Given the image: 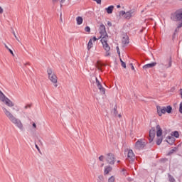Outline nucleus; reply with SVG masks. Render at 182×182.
<instances>
[{
    "mask_svg": "<svg viewBox=\"0 0 182 182\" xmlns=\"http://www.w3.org/2000/svg\"><path fill=\"white\" fill-rule=\"evenodd\" d=\"M2 110L9 120H10L13 124H15V126L21 130V132H23V124H22V122H21L19 119L15 117V116H14V114H12V113H11L6 108L2 107Z\"/></svg>",
    "mask_w": 182,
    "mask_h": 182,
    "instance_id": "obj_1",
    "label": "nucleus"
},
{
    "mask_svg": "<svg viewBox=\"0 0 182 182\" xmlns=\"http://www.w3.org/2000/svg\"><path fill=\"white\" fill-rule=\"evenodd\" d=\"M171 21L174 22H181L178 23V28H182V9L177 10L171 15Z\"/></svg>",
    "mask_w": 182,
    "mask_h": 182,
    "instance_id": "obj_2",
    "label": "nucleus"
},
{
    "mask_svg": "<svg viewBox=\"0 0 182 182\" xmlns=\"http://www.w3.org/2000/svg\"><path fill=\"white\" fill-rule=\"evenodd\" d=\"M47 73L48 75V79L52 82V83H54L55 87H58V77H56V75L53 73L51 68H48Z\"/></svg>",
    "mask_w": 182,
    "mask_h": 182,
    "instance_id": "obj_3",
    "label": "nucleus"
},
{
    "mask_svg": "<svg viewBox=\"0 0 182 182\" xmlns=\"http://www.w3.org/2000/svg\"><path fill=\"white\" fill-rule=\"evenodd\" d=\"M172 62L173 61L171 60V57H169V58H167L163 61V63L159 65L161 70H166V69L171 68Z\"/></svg>",
    "mask_w": 182,
    "mask_h": 182,
    "instance_id": "obj_4",
    "label": "nucleus"
},
{
    "mask_svg": "<svg viewBox=\"0 0 182 182\" xmlns=\"http://www.w3.org/2000/svg\"><path fill=\"white\" fill-rule=\"evenodd\" d=\"M106 161L108 164L113 166L116 162V157H114V154L112 153H109L106 154Z\"/></svg>",
    "mask_w": 182,
    "mask_h": 182,
    "instance_id": "obj_5",
    "label": "nucleus"
},
{
    "mask_svg": "<svg viewBox=\"0 0 182 182\" xmlns=\"http://www.w3.org/2000/svg\"><path fill=\"white\" fill-rule=\"evenodd\" d=\"M146 146V142L143 141V139H139L135 144V149L136 150H142Z\"/></svg>",
    "mask_w": 182,
    "mask_h": 182,
    "instance_id": "obj_6",
    "label": "nucleus"
},
{
    "mask_svg": "<svg viewBox=\"0 0 182 182\" xmlns=\"http://www.w3.org/2000/svg\"><path fill=\"white\" fill-rule=\"evenodd\" d=\"M154 137H156V128L152 127L149 130V143H152L153 140H154Z\"/></svg>",
    "mask_w": 182,
    "mask_h": 182,
    "instance_id": "obj_7",
    "label": "nucleus"
},
{
    "mask_svg": "<svg viewBox=\"0 0 182 182\" xmlns=\"http://www.w3.org/2000/svg\"><path fill=\"white\" fill-rule=\"evenodd\" d=\"M136 159V156H134V153H133V150L129 149L127 154V160L129 161V163H133Z\"/></svg>",
    "mask_w": 182,
    "mask_h": 182,
    "instance_id": "obj_8",
    "label": "nucleus"
},
{
    "mask_svg": "<svg viewBox=\"0 0 182 182\" xmlns=\"http://www.w3.org/2000/svg\"><path fill=\"white\" fill-rule=\"evenodd\" d=\"M1 102H3V103H5L6 106H9V107H14L15 106V104L12 102L8 97H4L3 100H1Z\"/></svg>",
    "mask_w": 182,
    "mask_h": 182,
    "instance_id": "obj_9",
    "label": "nucleus"
},
{
    "mask_svg": "<svg viewBox=\"0 0 182 182\" xmlns=\"http://www.w3.org/2000/svg\"><path fill=\"white\" fill-rule=\"evenodd\" d=\"M156 110L159 116L161 117L163 114H166V107H156Z\"/></svg>",
    "mask_w": 182,
    "mask_h": 182,
    "instance_id": "obj_10",
    "label": "nucleus"
},
{
    "mask_svg": "<svg viewBox=\"0 0 182 182\" xmlns=\"http://www.w3.org/2000/svg\"><path fill=\"white\" fill-rule=\"evenodd\" d=\"M103 48L106 50L105 56H110V46L107 43H102Z\"/></svg>",
    "mask_w": 182,
    "mask_h": 182,
    "instance_id": "obj_11",
    "label": "nucleus"
},
{
    "mask_svg": "<svg viewBox=\"0 0 182 182\" xmlns=\"http://www.w3.org/2000/svg\"><path fill=\"white\" fill-rule=\"evenodd\" d=\"M133 15H134V11L130 10L129 11L125 12V15L124 16L126 19H130Z\"/></svg>",
    "mask_w": 182,
    "mask_h": 182,
    "instance_id": "obj_12",
    "label": "nucleus"
},
{
    "mask_svg": "<svg viewBox=\"0 0 182 182\" xmlns=\"http://www.w3.org/2000/svg\"><path fill=\"white\" fill-rule=\"evenodd\" d=\"M100 34L101 36L107 34L106 32V26H105L103 24H100Z\"/></svg>",
    "mask_w": 182,
    "mask_h": 182,
    "instance_id": "obj_13",
    "label": "nucleus"
},
{
    "mask_svg": "<svg viewBox=\"0 0 182 182\" xmlns=\"http://www.w3.org/2000/svg\"><path fill=\"white\" fill-rule=\"evenodd\" d=\"M163 135V129H161V127L160 125H156V136L157 137H161Z\"/></svg>",
    "mask_w": 182,
    "mask_h": 182,
    "instance_id": "obj_14",
    "label": "nucleus"
},
{
    "mask_svg": "<svg viewBox=\"0 0 182 182\" xmlns=\"http://www.w3.org/2000/svg\"><path fill=\"white\" fill-rule=\"evenodd\" d=\"M166 140L167 143L171 145H173L174 144V141H176V139L173 136H168Z\"/></svg>",
    "mask_w": 182,
    "mask_h": 182,
    "instance_id": "obj_15",
    "label": "nucleus"
},
{
    "mask_svg": "<svg viewBox=\"0 0 182 182\" xmlns=\"http://www.w3.org/2000/svg\"><path fill=\"white\" fill-rule=\"evenodd\" d=\"M122 45H124V46H126V45H129V36L124 35L122 38Z\"/></svg>",
    "mask_w": 182,
    "mask_h": 182,
    "instance_id": "obj_16",
    "label": "nucleus"
},
{
    "mask_svg": "<svg viewBox=\"0 0 182 182\" xmlns=\"http://www.w3.org/2000/svg\"><path fill=\"white\" fill-rule=\"evenodd\" d=\"M100 38H102L101 43H107V39L109 38V36L107 34L100 36L99 39H100Z\"/></svg>",
    "mask_w": 182,
    "mask_h": 182,
    "instance_id": "obj_17",
    "label": "nucleus"
},
{
    "mask_svg": "<svg viewBox=\"0 0 182 182\" xmlns=\"http://www.w3.org/2000/svg\"><path fill=\"white\" fill-rule=\"evenodd\" d=\"M156 65H157V63L154 62V63H151L149 64H146L145 65L143 66V69H150L151 68H154V66H156Z\"/></svg>",
    "mask_w": 182,
    "mask_h": 182,
    "instance_id": "obj_18",
    "label": "nucleus"
},
{
    "mask_svg": "<svg viewBox=\"0 0 182 182\" xmlns=\"http://www.w3.org/2000/svg\"><path fill=\"white\" fill-rule=\"evenodd\" d=\"M112 170H113V168L110 166H107L105 167V171H104V174H109V173H110V171H112Z\"/></svg>",
    "mask_w": 182,
    "mask_h": 182,
    "instance_id": "obj_19",
    "label": "nucleus"
},
{
    "mask_svg": "<svg viewBox=\"0 0 182 182\" xmlns=\"http://www.w3.org/2000/svg\"><path fill=\"white\" fill-rule=\"evenodd\" d=\"M171 112H173V107L171 106L168 105L165 107V113H168V114H170Z\"/></svg>",
    "mask_w": 182,
    "mask_h": 182,
    "instance_id": "obj_20",
    "label": "nucleus"
},
{
    "mask_svg": "<svg viewBox=\"0 0 182 182\" xmlns=\"http://www.w3.org/2000/svg\"><path fill=\"white\" fill-rule=\"evenodd\" d=\"M113 9H114V6H109L106 9V11L107 14H112L113 13Z\"/></svg>",
    "mask_w": 182,
    "mask_h": 182,
    "instance_id": "obj_21",
    "label": "nucleus"
},
{
    "mask_svg": "<svg viewBox=\"0 0 182 182\" xmlns=\"http://www.w3.org/2000/svg\"><path fill=\"white\" fill-rule=\"evenodd\" d=\"M76 21H77V25H82V23H83V18L80 16H77L76 18Z\"/></svg>",
    "mask_w": 182,
    "mask_h": 182,
    "instance_id": "obj_22",
    "label": "nucleus"
},
{
    "mask_svg": "<svg viewBox=\"0 0 182 182\" xmlns=\"http://www.w3.org/2000/svg\"><path fill=\"white\" fill-rule=\"evenodd\" d=\"M92 39H90L88 42L87 44V50H90V49H92V48H93V42H92Z\"/></svg>",
    "mask_w": 182,
    "mask_h": 182,
    "instance_id": "obj_23",
    "label": "nucleus"
},
{
    "mask_svg": "<svg viewBox=\"0 0 182 182\" xmlns=\"http://www.w3.org/2000/svg\"><path fill=\"white\" fill-rule=\"evenodd\" d=\"M102 66H105V64H102V63L97 61V68L99 70H102Z\"/></svg>",
    "mask_w": 182,
    "mask_h": 182,
    "instance_id": "obj_24",
    "label": "nucleus"
},
{
    "mask_svg": "<svg viewBox=\"0 0 182 182\" xmlns=\"http://www.w3.org/2000/svg\"><path fill=\"white\" fill-rule=\"evenodd\" d=\"M98 89L100 92L102 93V95H105V93H106V89H105L102 85H101V87H98Z\"/></svg>",
    "mask_w": 182,
    "mask_h": 182,
    "instance_id": "obj_25",
    "label": "nucleus"
},
{
    "mask_svg": "<svg viewBox=\"0 0 182 182\" xmlns=\"http://www.w3.org/2000/svg\"><path fill=\"white\" fill-rule=\"evenodd\" d=\"M172 136H173V137H176V139H178V137H180V134H178L177 131H174Z\"/></svg>",
    "mask_w": 182,
    "mask_h": 182,
    "instance_id": "obj_26",
    "label": "nucleus"
},
{
    "mask_svg": "<svg viewBox=\"0 0 182 182\" xmlns=\"http://www.w3.org/2000/svg\"><path fill=\"white\" fill-rule=\"evenodd\" d=\"M168 177L170 182H176V179L174 178V177H173V176L168 174Z\"/></svg>",
    "mask_w": 182,
    "mask_h": 182,
    "instance_id": "obj_27",
    "label": "nucleus"
},
{
    "mask_svg": "<svg viewBox=\"0 0 182 182\" xmlns=\"http://www.w3.org/2000/svg\"><path fill=\"white\" fill-rule=\"evenodd\" d=\"M105 181V177L102 175H100L98 176V182H103Z\"/></svg>",
    "mask_w": 182,
    "mask_h": 182,
    "instance_id": "obj_28",
    "label": "nucleus"
},
{
    "mask_svg": "<svg viewBox=\"0 0 182 182\" xmlns=\"http://www.w3.org/2000/svg\"><path fill=\"white\" fill-rule=\"evenodd\" d=\"M163 142V138H159L156 140V144L157 146H160L161 143Z\"/></svg>",
    "mask_w": 182,
    "mask_h": 182,
    "instance_id": "obj_29",
    "label": "nucleus"
},
{
    "mask_svg": "<svg viewBox=\"0 0 182 182\" xmlns=\"http://www.w3.org/2000/svg\"><path fill=\"white\" fill-rule=\"evenodd\" d=\"M4 99H5V95H4V92L0 90V100H4Z\"/></svg>",
    "mask_w": 182,
    "mask_h": 182,
    "instance_id": "obj_30",
    "label": "nucleus"
},
{
    "mask_svg": "<svg viewBox=\"0 0 182 182\" xmlns=\"http://www.w3.org/2000/svg\"><path fill=\"white\" fill-rule=\"evenodd\" d=\"M113 113H114V116H117V114H118V112H117V105L114 106Z\"/></svg>",
    "mask_w": 182,
    "mask_h": 182,
    "instance_id": "obj_31",
    "label": "nucleus"
},
{
    "mask_svg": "<svg viewBox=\"0 0 182 182\" xmlns=\"http://www.w3.org/2000/svg\"><path fill=\"white\" fill-rule=\"evenodd\" d=\"M95 80H96V83H97V87H101L102 83H100V81H99V80L97 79V77H95Z\"/></svg>",
    "mask_w": 182,
    "mask_h": 182,
    "instance_id": "obj_32",
    "label": "nucleus"
},
{
    "mask_svg": "<svg viewBox=\"0 0 182 182\" xmlns=\"http://www.w3.org/2000/svg\"><path fill=\"white\" fill-rule=\"evenodd\" d=\"M176 149H177L176 148H174V149H171V151H169L168 156H171V154H173V153H174V151H176Z\"/></svg>",
    "mask_w": 182,
    "mask_h": 182,
    "instance_id": "obj_33",
    "label": "nucleus"
},
{
    "mask_svg": "<svg viewBox=\"0 0 182 182\" xmlns=\"http://www.w3.org/2000/svg\"><path fill=\"white\" fill-rule=\"evenodd\" d=\"M120 62H121V63H122V68H124V69H126V63H124V62L123 61V60H122V59H120Z\"/></svg>",
    "mask_w": 182,
    "mask_h": 182,
    "instance_id": "obj_34",
    "label": "nucleus"
},
{
    "mask_svg": "<svg viewBox=\"0 0 182 182\" xmlns=\"http://www.w3.org/2000/svg\"><path fill=\"white\" fill-rule=\"evenodd\" d=\"M114 176H111L109 179H108V182H114Z\"/></svg>",
    "mask_w": 182,
    "mask_h": 182,
    "instance_id": "obj_35",
    "label": "nucleus"
},
{
    "mask_svg": "<svg viewBox=\"0 0 182 182\" xmlns=\"http://www.w3.org/2000/svg\"><path fill=\"white\" fill-rule=\"evenodd\" d=\"M126 15V11H122L119 12V16H124Z\"/></svg>",
    "mask_w": 182,
    "mask_h": 182,
    "instance_id": "obj_36",
    "label": "nucleus"
},
{
    "mask_svg": "<svg viewBox=\"0 0 182 182\" xmlns=\"http://www.w3.org/2000/svg\"><path fill=\"white\" fill-rule=\"evenodd\" d=\"M179 113L182 114V102L179 105Z\"/></svg>",
    "mask_w": 182,
    "mask_h": 182,
    "instance_id": "obj_37",
    "label": "nucleus"
},
{
    "mask_svg": "<svg viewBox=\"0 0 182 182\" xmlns=\"http://www.w3.org/2000/svg\"><path fill=\"white\" fill-rule=\"evenodd\" d=\"M85 32L90 33V27L86 26L85 28Z\"/></svg>",
    "mask_w": 182,
    "mask_h": 182,
    "instance_id": "obj_38",
    "label": "nucleus"
},
{
    "mask_svg": "<svg viewBox=\"0 0 182 182\" xmlns=\"http://www.w3.org/2000/svg\"><path fill=\"white\" fill-rule=\"evenodd\" d=\"M99 160L100 161H103V160H105V156L101 155L100 157H99Z\"/></svg>",
    "mask_w": 182,
    "mask_h": 182,
    "instance_id": "obj_39",
    "label": "nucleus"
},
{
    "mask_svg": "<svg viewBox=\"0 0 182 182\" xmlns=\"http://www.w3.org/2000/svg\"><path fill=\"white\" fill-rule=\"evenodd\" d=\"M93 1H95V2H97V4H102V0H93Z\"/></svg>",
    "mask_w": 182,
    "mask_h": 182,
    "instance_id": "obj_40",
    "label": "nucleus"
},
{
    "mask_svg": "<svg viewBox=\"0 0 182 182\" xmlns=\"http://www.w3.org/2000/svg\"><path fill=\"white\" fill-rule=\"evenodd\" d=\"M180 28L181 27H178V24L177 28L175 29V32H178V31H180Z\"/></svg>",
    "mask_w": 182,
    "mask_h": 182,
    "instance_id": "obj_41",
    "label": "nucleus"
},
{
    "mask_svg": "<svg viewBox=\"0 0 182 182\" xmlns=\"http://www.w3.org/2000/svg\"><path fill=\"white\" fill-rule=\"evenodd\" d=\"M9 52H10L11 55H12V56H15V55L14 54V51H12V50L9 49Z\"/></svg>",
    "mask_w": 182,
    "mask_h": 182,
    "instance_id": "obj_42",
    "label": "nucleus"
},
{
    "mask_svg": "<svg viewBox=\"0 0 182 182\" xmlns=\"http://www.w3.org/2000/svg\"><path fill=\"white\" fill-rule=\"evenodd\" d=\"M13 34H14V38H16V39L17 41H19V40L18 39V37L16 36V34L15 33V31H13Z\"/></svg>",
    "mask_w": 182,
    "mask_h": 182,
    "instance_id": "obj_43",
    "label": "nucleus"
},
{
    "mask_svg": "<svg viewBox=\"0 0 182 182\" xmlns=\"http://www.w3.org/2000/svg\"><path fill=\"white\" fill-rule=\"evenodd\" d=\"M97 39H100L99 38H97L96 37H93L92 38V41H94V42H96V41H97Z\"/></svg>",
    "mask_w": 182,
    "mask_h": 182,
    "instance_id": "obj_44",
    "label": "nucleus"
},
{
    "mask_svg": "<svg viewBox=\"0 0 182 182\" xmlns=\"http://www.w3.org/2000/svg\"><path fill=\"white\" fill-rule=\"evenodd\" d=\"M0 14H4V9L0 6Z\"/></svg>",
    "mask_w": 182,
    "mask_h": 182,
    "instance_id": "obj_45",
    "label": "nucleus"
},
{
    "mask_svg": "<svg viewBox=\"0 0 182 182\" xmlns=\"http://www.w3.org/2000/svg\"><path fill=\"white\" fill-rule=\"evenodd\" d=\"M130 65H131V69L132 70H134V66L133 65V63H131Z\"/></svg>",
    "mask_w": 182,
    "mask_h": 182,
    "instance_id": "obj_46",
    "label": "nucleus"
},
{
    "mask_svg": "<svg viewBox=\"0 0 182 182\" xmlns=\"http://www.w3.org/2000/svg\"><path fill=\"white\" fill-rule=\"evenodd\" d=\"M117 52L118 55H120V50L119 49L118 47H117Z\"/></svg>",
    "mask_w": 182,
    "mask_h": 182,
    "instance_id": "obj_47",
    "label": "nucleus"
},
{
    "mask_svg": "<svg viewBox=\"0 0 182 182\" xmlns=\"http://www.w3.org/2000/svg\"><path fill=\"white\" fill-rule=\"evenodd\" d=\"M36 148L37 149V150L38 151H41V149H39V146H38V144H36Z\"/></svg>",
    "mask_w": 182,
    "mask_h": 182,
    "instance_id": "obj_48",
    "label": "nucleus"
},
{
    "mask_svg": "<svg viewBox=\"0 0 182 182\" xmlns=\"http://www.w3.org/2000/svg\"><path fill=\"white\" fill-rule=\"evenodd\" d=\"M33 129H36V124L35 122L33 123Z\"/></svg>",
    "mask_w": 182,
    "mask_h": 182,
    "instance_id": "obj_49",
    "label": "nucleus"
},
{
    "mask_svg": "<svg viewBox=\"0 0 182 182\" xmlns=\"http://www.w3.org/2000/svg\"><path fill=\"white\" fill-rule=\"evenodd\" d=\"M28 107H31V105H26V106L24 107V109H28Z\"/></svg>",
    "mask_w": 182,
    "mask_h": 182,
    "instance_id": "obj_50",
    "label": "nucleus"
},
{
    "mask_svg": "<svg viewBox=\"0 0 182 182\" xmlns=\"http://www.w3.org/2000/svg\"><path fill=\"white\" fill-rule=\"evenodd\" d=\"M107 25H108V26H112V23L110 21H108Z\"/></svg>",
    "mask_w": 182,
    "mask_h": 182,
    "instance_id": "obj_51",
    "label": "nucleus"
},
{
    "mask_svg": "<svg viewBox=\"0 0 182 182\" xmlns=\"http://www.w3.org/2000/svg\"><path fill=\"white\" fill-rule=\"evenodd\" d=\"M4 46H5V48H6L8 50H9V49H11V48H9V47H8V46H6V44H4Z\"/></svg>",
    "mask_w": 182,
    "mask_h": 182,
    "instance_id": "obj_52",
    "label": "nucleus"
},
{
    "mask_svg": "<svg viewBox=\"0 0 182 182\" xmlns=\"http://www.w3.org/2000/svg\"><path fill=\"white\" fill-rule=\"evenodd\" d=\"M59 0H53V4L58 2Z\"/></svg>",
    "mask_w": 182,
    "mask_h": 182,
    "instance_id": "obj_53",
    "label": "nucleus"
},
{
    "mask_svg": "<svg viewBox=\"0 0 182 182\" xmlns=\"http://www.w3.org/2000/svg\"><path fill=\"white\" fill-rule=\"evenodd\" d=\"M174 38H176V33L173 34V39H174Z\"/></svg>",
    "mask_w": 182,
    "mask_h": 182,
    "instance_id": "obj_54",
    "label": "nucleus"
},
{
    "mask_svg": "<svg viewBox=\"0 0 182 182\" xmlns=\"http://www.w3.org/2000/svg\"><path fill=\"white\" fill-rule=\"evenodd\" d=\"M31 65V63H26L24 64V66H26V65Z\"/></svg>",
    "mask_w": 182,
    "mask_h": 182,
    "instance_id": "obj_55",
    "label": "nucleus"
},
{
    "mask_svg": "<svg viewBox=\"0 0 182 182\" xmlns=\"http://www.w3.org/2000/svg\"><path fill=\"white\" fill-rule=\"evenodd\" d=\"M118 117L121 118L122 117V114H119Z\"/></svg>",
    "mask_w": 182,
    "mask_h": 182,
    "instance_id": "obj_56",
    "label": "nucleus"
},
{
    "mask_svg": "<svg viewBox=\"0 0 182 182\" xmlns=\"http://www.w3.org/2000/svg\"><path fill=\"white\" fill-rule=\"evenodd\" d=\"M143 31H144V28H142L141 30H140V33H143Z\"/></svg>",
    "mask_w": 182,
    "mask_h": 182,
    "instance_id": "obj_57",
    "label": "nucleus"
},
{
    "mask_svg": "<svg viewBox=\"0 0 182 182\" xmlns=\"http://www.w3.org/2000/svg\"><path fill=\"white\" fill-rule=\"evenodd\" d=\"M60 2L61 4H63V2H65V0H61Z\"/></svg>",
    "mask_w": 182,
    "mask_h": 182,
    "instance_id": "obj_58",
    "label": "nucleus"
},
{
    "mask_svg": "<svg viewBox=\"0 0 182 182\" xmlns=\"http://www.w3.org/2000/svg\"><path fill=\"white\" fill-rule=\"evenodd\" d=\"M117 8H120V5H117Z\"/></svg>",
    "mask_w": 182,
    "mask_h": 182,
    "instance_id": "obj_59",
    "label": "nucleus"
},
{
    "mask_svg": "<svg viewBox=\"0 0 182 182\" xmlns=\"http://www.w3.org/2000/svg\"><path fill=\"white\" fill-rule=\"evenodd\" d=\"M117 163H120V161H117Z\"/></svg>",
    "mask_w": 182,
    "mask_h": 182,
    "instance_id": "obj_60",
    "label": "nucleus"
},
{
    "mask_svg": "<svg viewBox=\"0 0 182 182\" xmlns=\"http://www.w3.org/2000/svg\"><path fill=\"white\" fill-rule=\"evenodd\" d=\"M104 166V164H102V166Z\"/></svg>",
    "mask_w": 182,
    "mask_h": 182,
    "instance_id": "obj_61",
    "label": "nucleus"
},
{
    "mask_svg": "<svg viewBox=\"0 0 182 182\" xmlns=\"http://www.w3.org/2000/svg\"><path fill=\"white\" fill-rule=\"evenodd\" d=\"M122 171H124V169H122Z\"/></svg>",
    "mask_w": 182,
    "mask_h": 182,
    "instance_id": "obj_62",
    "label": "nucleus"
}]
</instances>
